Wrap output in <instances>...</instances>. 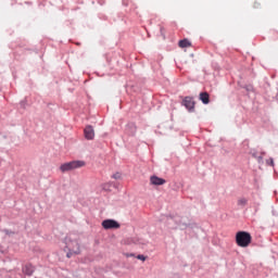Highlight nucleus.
<instances>
[{
  "label": "nucleus",
  "instance_id": "nucleus-1",
  "mask_svg": "<svg viewBox=\"0 0 278 278\" xmlns=\"http://www.w3.org/2000/svg\"><path fill=\"white\" fill-rule=\"evenodd\" d=\"M251 240H252L251 233L247 231H239L236 235V242L238 247H241L242 249H247V247L251 244Z\"/></svg>",
  "mask_w": 278,
  "mask_h": 278
},
{
  "label": "nucleus",
  "instance_id": "nucleus-2",
  "mask_svg": "<svg viewBox=\"0 0 278 278\" xmlns=\"http://www.w3.org/2000/svg\"><path fill=\"white\" fill-rule=\"evenodd\" d=\"M86 166V162L84 161H72L70 163H64L61 165V173H68V170H75V168H83Z\"/></svg>",
  "mask_w": 278,
  "mask_h": 278
},
{
  "label": "nucleus",
  "instance_id": "nucleus-3",
  "mask_svg": "<svg viewBox=\"0 0 278 278\" xmlns=\"http://www.w3.org/2000/svg\"><path fill=\"white\" fill-rule=\"evenodd\" d=\"M67 249L70 251L67 253V257H72V255H79V253H81V248L78 241H71L67 243Z\"/></svg>",
  "mask_w": 278,
  "mask_h": 278
},
{
  "label": "nucleus",
  "instance_id": "nucleus-4",
  "mask_svg": "<svg viewBox=\"0 0 278 278\" xmlns=\"http://www.w3.org/2000/svg\"><path fill=\"white\" fill-rule=\"evenodd\" d=\"M103 229H121V224L114 219H105L102 222Z\"/></svg>",
  "mask_w": 278,
  "mask_h": 278
},
{
  "label": "nucleus",
  "instance_id": "nucleus-5",
  "mask_svg": "<svg viewBox=\"0 0 278 278\" xmlns=\"http://www.w3.org/2000/svg\"><path fill=\"white\" fill-rule=\"evenodd\" d=\"M86 140H94V128L90 125L86 126L84 129Z\"/></svg>",
  "mask_w": 278,
  "mask_h": 278
},
{
  "label": "nucleus",
  "instance_id": "nucleus-6",
  "mask_svg": "<svg viewBox=\"0 0 278 278\" xmlns=\"http://www.w3.org/2000/svg\"><path fill=\"white\" fill-rule=\"evenodd\" d=\"M182 105L187 108L190 112H194V100L190 97H186L182 101Z\"/></svg>",
  "mask_w": 278,
  "mask_h": 278
},
{
  "label": "nucleus",
  "instance_id": "nucleus-7",
  "mask_svg": "<svg viewBox=\"0 0 278 278\" xmlns=\"http://www.w3.org/2000/svg\"><path fill=\"white\" fill-rule=\"evenodd\" d=\"M150 184L152 186H164V184H166V180L163 178H160L157 176H151L150 177Z\"/></svg>",
  "mask_w": 278,
  "mask_h": 278
},
{
  "label": "nucleus",
  "instance_id": "nucleus-8",
  "mask_svg": "<svg viewBox=\"0 0 278 278\" xmlns=\"http://www.w3.org/2000/svg\"><path fill=\"white\" fill-rule=\"evenodd\" d=\"M35 270H36V267H34V265L31 264H27L23 267L24 275H27L28 277H31Z\"/></svg>",
  "mask_w": 278,
  "mask_h": 278
},
{
  "label": "nucleus",
  "instance_id": "nucleus-9",
  "mask_svg": "<svg viewBox=\"0 0 278 278\" xmlns=\"http://www.w3.org/2000/svg\"><path fill=\"white\" fill-rule=\"evenodd\" d=\"M200 101H202V103H204V105H207V103H210V93L201 92L200 93Z\"/></svg>",
  "mask_w": 278,
  "mask_h": 278
},
{
  "label": "nucleus",
  "instance_id": "nucleus-10",
  "mask_svg": "<svg viewBox=\"0 0 278 278\" xmlns=\"http://www.w3.org/2000/svg\"><path fill=\"white\" fill-rule=\"evenodd\" d=\"M178 47H180V49H187V47H192V42L188 39H182L178 42Z\"/></svg>",
  "mask_w": 278,
  "mask_h": 278
},
{
  "label": "nucleus",
  "instance_id": "nucleus-11",
  "mask_svg": "<svg viewBox=\"0 0 278 278\" xmlns=\"http://www.w3.org/2000/svg\"><path fill=\"white\" fill-rule=\"evenodd\" d=\"M247 203H249V200H247V198H240L238 200V205H240L241 207H244V205H247Z\"/></svg>",
  "mask_w": 278,
  "mask_h": 278
},
{
  "label": "nucleus",
  "instance_id": "nucleus-12",
  "mask_svg": "<svg viewBox=\"0 0 278 278\" xmlns=\"http://www.w3.org/2000/svg\"><path fill=\"white\" fill-rule=\"evenodd\" d=\"M267 166H275V161L273 159H268L266 161Z\"/></svg>",
  "mask_w": 278,
  "mask_h": 278
},
{
  "label": "nucleus",
  "instance_id": "nucleus-13",
  "mask_svg": "<svg viewBox=\"0 0 278 278\" xmlns=\"http://www.w3.org/2000/svg\"><path fill=\"white\" fill-rule=\"evenodd\" d=\"M137 260H141V262H146L147 261V256L142 255V254H139L137 256Z\"/></svg>",
  "mask_w": 278,
  "mask_h": 278
},
{
  "label": "nucleus",
  "instance_id": "nucleus-14",
  "mask_svg": "<svg viewBox=\"0 0 278 278\" xmlns=\"http://www.w3.org/2000/svg\"><path fill=\"white\" fill-rule=\"evenodd\" d=\"M126 257H134V254H126Z\"/></svg>",
  "mask_w": 278,
  "mask_h": 278
},
{
  "label": "nucleus",
  "instance_id": "nucleus-15",
  "mask_svg": "<svg viewBox=\"0 0 278 278\" xmlns=\"http://www.w3.org/2000/svg\"><path fill=\"white\" fill-rule=\"evenodd\" d=\"M119 178V176H115V179H118Z\"/></svg>",
  "mask_w": 278,
  "mask_h": 278
},
{
  "label": "nucleus",
  "instance_id": "nucleus-16",
  "mask_svg": "<svg viewBox=\"0 0 278 278\" xmlns=\"http://www.w3.org/2000/svg\"><path fill=\"white\" fill-rule=\"evenodd\" d=\"M161 31H164V28H161Z\"/></svg>",
  "mask_w": 278,
  "mask_h": 278
}]
</instances>
